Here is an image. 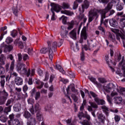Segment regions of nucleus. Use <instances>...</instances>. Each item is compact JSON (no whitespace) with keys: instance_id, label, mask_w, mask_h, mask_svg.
<instances>
[{"instance_id":"nucleus-1","label":"nucleus","mask_w":125,"mask_h":125,"mask_svg":"<svg viewBox=\"0 0 125 125\" xmlns=\"http://www.w3.org/2000/svg\"><path fill=\"white\" fill-rule=\"evenodd\" d=\"M115 11L114 10L109 9V8H107V7L103 10L95 9V11L90 12L91 17L89 18V21H92L94 20V17H96V19H97L99 17L98 13H100L101 15V19H105L106 17H109V16H112L113 14L115 13Z\"/></svg>"},{"instance_id":"nucleus-2","label":"nucleus","mask_w":125,"mask_h":125,"mask_svg":"<svg viewBox=\"0 0 125 125\" xmlns=\"http://www.w3.org/2000/svg\"><path fill=\"white\" fill-rule=\"evenodd\" d=\"M48 47L42 48L41 50V53L43 54H45L47 52L49 53V57L51 61H52L53 59V51H56V48H57V42H54L52 43V42L48 41L47 42Z\"/></svg>"},{"instance_id":"nucleus-3","label":"nucleus","mask_w":125,"mask_h":125,"mask_svg":"<svg viewBox=\"0 0 125 125\" xmlns=\"http://www.w3.org/2000/svg\"><path fill=\"white\" fill-rule=\"evenodd\" d=\"M103 88L104 91L107 92V93L112 92L111 93V96L112 97L118 95V93L117 92H119V88H118V86H116L113 83H109L106 86H103Z\"/></svg>"},{"instance_id":"nucleus-4","label":"nucleus","mask_w":125,"mask_h":125,"mask_svg":"<svg viewBox=\"0 0 125 125\" xmlns=\"http://www.w3.org/2000/svg\"><path fill=\"white\" fill-rule=\"evenodd\" d=\"M8 58H9L10 60H11V64L9 62H7L5 65V69L6 70V72H8V71H10L11 72H13L14 70V67L15 66V60H14L13 56L12 54H10L8 55ZM10 65V67H9Z\"/></svg>"},{"instance_id":"nucleus-5","label":"nucleus","mask_w":125,"mask_h":125,"mask_svg":"<svg viewBox=\"0 0 125 125\" xmlns=\"http://www.w3.org/2000/svg\"><path fill=\"white\" fill-rule=\"evenodd\" d=\"M83 40H84V41H86V40H87V33H86V26H83L81 31L80 40H79L80 43H83Z\"/></svg>"},{"instance_id":"nucleus-6","label":"nucleus","mask_w":125,"mask_h":125,"mask_svg":"<svg viewBox=\"0 0 125 125\" xmlns=\"http://www.w3.org/2000/svg\"><path fill=\"white\" fill-rule=\"evenodd\" d=\"M51 5L52 6V8H51V11L52 13V16H55V13L56 12H59L60 10H61V7H60V5L58 4H55L54 3H53L51 4Z\"/></svg>"},{"instance_id":"nucleus-7","label":"nucleus","mask_w":125,"mask_h":125,"mask_svg":"<svg viewBox=\"0 0 125 125\" xmlns=\"http://www.w3.org/2000/svg\"><path fill=\"white\" fill-rule=\"evenodd\" d=\"M99 124L105 125V121H106V116L103 113H100L97 115Z\"/></svg>"},{"instance_id":"nucleus-8","label":"nucleus","mask_w":125,"mask_h":125,"mask_svg":"<svg viewBox=\"0 0 125 125\" xmlns=\"http://www.w3.org/2000/svg\"><path fill=\"white\" fill-rule=\"evenodd\" d=\"M108 21L111 27H113V28H118V26H119L118 24V21L115 19H110Z\"/></svg>"},{"instance_id":"nucleus-9","label":"nucleus","mask_w":125,"mask_h":125,"mask_svg":"<svg viewBox=\"0 0 125 125\" xmlns=\"http://www.w3.org/2000/svg\"><path fill=\"white\" fill-rule=\"evenodd\" d=\"M120 0H111L106 6V8L109 9H112L113 5H116L117 3H119Z\"/></svg>"},{"instance_id":"nucleus-10","label":"nucleus","mask_w":125,"mask_h":125,"mask_svg":"<svg viewBox=\"0 0 125 125\" xmlns=\"http://www.w3.org/2000/svg\"><path fill=\"white\" fill-rule=\"evenodd\" d=\"M89 7V3L88 2V1H87V0H84V4H83L82 5V11H81V8H79V10L80 12L83 13L84 12V9H87V8H88Z\"/></svg>"},{"instance_id":"nucleus-11","label":"nucleus","mask_w":125,"mask_h":125,"mask_svg":"<svg viewBox=\"0 0 125 125\" xmlns=\"http://www.w3.org/2000/svg\"><path fill=\"white\" fill-rule=\"evenodd\" d=\"M116 39L119 42H121V38L123 41L125 40V33H123L122 31H120L119 32H117L116 33Z\"/></svg>"},{"instance_id":"nucleus-12","label":"nucleus","mask_w":125,"mask_h":125,"mask_svg":"<svg viewBox=\"0 0 125 125\" xmlns=\"http://www.w3.org/2000/svg\"><path fill=\"white\" fill-rule=\"evenodd\" d=\"M67 24L68 25L67 30L70 31V30L74 28V26H75V25L78 26L79 25V22H77V21H72L71 22H68Z\"/></svg>"},{"instance_id":"nucleus-13","label":"nucleus","mask_w":125,"mask_h":125,"mask_svg":"<svg viewBox=\"0 0 125 125\" xmlns=\"http://www.w3.org/2000/svg\"><path fill=\"white\" fill-rule=\"evenodd\" d=\"M102 24H103V19H101V23L99 26H98V29L101 31V34L102 36H105L106 34V30L104 27H102Z\"/></svg>"},{"instance_id":"nucleus-14","label":"nucleus","mask_w":125,"mask_h":125,"mask_svg":"<svg viewBox=\"0 0 125 125\" xmlns=\"http://www.w3.org/2000/svg\"><path fill=\"white\" fill-rule=\"evenodd\" d=\"M69 36L73 40H77V28H74L69 32Z\"/></svg>"},{"instance_id":"nucleus-15","label":"nucleus","mask_w":125,"mask_h":125,"mask_svg":"<svg viewBox=\"0 0 125 125\" xmlns=\"http://www.w3.org/2000/svg\"><path fill=\"white\" fill-rule=\"evenodd\" d=\"M15 83L17 85H22L23 84V79L20 77H17L15 79Z\"/></svg>"},{"instance_id":"nucleus-16","label":"nucleus","mask_w":125,"mask_h":125,"mask_svg":"<svg viewBox=\"0 0 125 125\" xmlns=\"http://www.w3.org/2000/svg\"><path fill=\"white\" fill-rule=\"evenodd\" d=\"M101 109L103 110V112L105 114L106 117L109 116V113H110V111L109 110V108H108L106 105H103L101 106Z\"/></svg>"},{"instance_id":"nucleus-17","label":"nucleus","mask_w":125,"mask_h":125,"mask_svg":"<svg viewBox=\"0 0 125 125\" xmlns=\"http://www.w3.org/2000/svg\"><path fill=\"white\" fill-rule=\"evenodd\" d=\"M1 80L0 81V84L1 88H4V84H5V80H4V78H5V75H2L0 76Z\"/></svg>"},{"instance_id":"nucleus-18","label":"nucleus","mask_w":125,"mask_h":125,"mask_svg":"<svg viewBox=\"0 0 125 125\" xmlns=\"http://www.w3.org/2000/svg\"><path fill=\"white\" fill-rule=\"evenodd\" d=\"M95 101L98 105H105V102L104 100L100 99L99 98L95 99Z\"/></svg>"},{"instance_id":"nucleus-19","label":"nucleus","mask_w":125,"mask_h":125,"mask_svg":"<svg viewBox=\"0 0 125 125\" xmlns=\"http://www.w3.org/2000/svg\"><path fill=\"white\" fill-rule=\"evenodd\" d=\"M27 125H36L37 124V121L35 118H31L27 122Z\"/></svg>"},{"instance_id":"nucleus-20","label":"nucleus","mask_w":125,"mask_h":125,"mask_svg":"<svg viewBox=\"0 0 125 125\" xmlns=\"http://www.w3.org/2000/svg\"><path fill=\"white\" fill-rule=\"evenodd\" d=\"M37 119L38 121H39V122H41V121H42L43 120L42 113V112H41V111H39L37 113Z\"/></svg>"},{"instance_id":"nucleus-21","label":"nucleus","mask_w":125,"mask_h":125,"mask_svg":"<svg viewBox=\"0 0 125 125\" xmlns=\"http://www.w3.org/2000/svg\"><path fill=\"white\" fill-rule=\"evenodd\" d=\"M22 72L24 75H26V76L28 77H30V75H31V70L30 68L28 69V70L26 69L25 67H23L22 69Z\"/></svg>"},{"instance_id":"nucleus-22","label":"nucleus","mask_w":125,"mask_h":125,"mask_svg":"<svg viewBox=\"0 0 125 125\" xmlns=\"http://www.w3.org/2000/svg\"><path fill=\"white\" fill-rule=\"evenodd\" d=\"M60 6L61 9H62V8L63 9H68L70 8V4H69L68 2H64L62 3V6L60 5Z\"/></svg>"},{"instance_id":"nucleus-23","label":"nucleus","mask_w":125,"mask_h":125,"mask_svg":"<svg viewBox=\"0 0 125 125\" xmlns=\"http://www.w3.org/2000/svg\"><path fill=\"white\" fill-rule=\"evenodd\" d=\"M0 94H1L2 95L1 97H4V98H6L7 99L8 97V93L6 92L5 89H3L2 91H0Z\"/></svg>"},{"instance_id":"nucleus-24","label":"nucleus","mask_w":125,"mask_h":125,"mask_svg":"<svg viewBox=\"0 0 125 125\" xmlns=\"http://www.w3.org/2000/svg\"><path fill=\"white\" fill-rule=\"evenodd\" d=\"M114 103H115V104H121L122 103V101H123V98L121 97L114 98Z\"/></svg>"},{"instance_id":"nucleus-25","label":"nucleus","mask_w":125,"mask_h":125,"mask_svg":"<svg viewBox=\"0 0 125 125\" xmlns=\"http://www.w3.org/2000/svg\"><path fill=\"white\" fill-rule=\"evenodd\" d=\"M5 59H6V58L5 56H4V55L1 54L0 56V62L2 65H5Z\"/></svg>"},{"instance_id":"nucleus-26","label":"nucleus","mask_w":125,"mask_h":125,"mask_svg":"<svg viewBox=\"0 0 125 125\" xmlns=\"http://www.w3.org/2000/svg\"><path fill=\"white\" fill-rule=\"evenodd\" d=\"M25 64L22 62H18V65L17 66V70L21 71V69H22V68L25 67Z\"/></svg>"},{"instance_id":"nucleus-27","label":"nucleus","mask_w":125,"mask_h":125,"mask_svg":"<svg viewBox=\"0 0 125 125\" xmlns=\"http://www.w3.org/2000/svg\"><path fill=\"white\" fill-rule=\"evenodd\" d=\"M105 60L106 61V64H107L109 67V68L111 69L112 72H115V69L113 68L111 65H110V64H109V56H105Z\"/></svg>"},{"instance_id":"nucleus-28","label":"nucleus","mask_w":125,"mask_h":125,"mask_svg":"<svg viewBox=\"0 0 125 125\" xmlns=\"http://www.w3.org/2000/svg\"><path fill=\"white\" fill-rule=\"evenodd\" d=\"M13 13L15 15V16H18V13L20 12V9H18V7H13L12 8Z\"/></svg>"},{"instance_id":"nucleus-29","label":"nucleus","mask_w":125,"mask_h":125,"mask_svg":"<svg viewBox=\"0 0 125 125\" xmlns=\"http://www.w3.org/2000/svg\"><path fill=\"white\" fill-rule=\"evenodd\" d=\"M36 84L39 85L37 86V88H39V89H41V88H42L43 84H44V83H43V82H42L40 80H37L36 81Z\"/></svg>"},{"instance_id":"nucleus-30","label":"nucleus","mask_w":125,"mask_h":125,"mask_svg":"<svg viewBox=\"0 0 125 125\" xmlns=\"http://www.w3.org/2000/svg\"><path fill=\"white\" fill-rule=\"evenodd\" d=\"M2 65L3 64L1 63H0V75H4V74H5V71H6L5 68L3 67Z\"/></svg>"},{"instance_id":"nucleus-31","label":"nucleus","mask_w":125,"mask_h":125,"mask_svg":"<svg viewBox=\"0 0 125 125\" xmlns=\"http://www.w3.org/2000/svg\"><path fill=\"white\" fill-rule=\"evenodd\" d=\"M9 118L10 119V120L8 121V125H11L12 122H13L14 121V114H12L9 116Z\"/></svg>"},{"instance_id":"nucleus-32","label":"nucleus","mask_w":125,"mask_h":125,"mask_svg":"<svg viewBox=\"0 0 125 125\" xmlns=\"http://www.w3.org/2000/svg\"><path fill=\"white\" fill-rule=\"evenodd\" d=\"M23 116L25 118V119H30V118L32 117V115L28 111H24Z\"/></svg>"},{"instance_id":"nucleus-33","label":"nucleus","mask_w":125,"mask_h":125,"mask_svg":"<svg viewBox=\"0 0 125 125\" xmlns=\"http://www.w3.org/2000/svg\"><path fill=\"white\" fill-rule=\"evenodd\" d=\"M119 21H120V24L122 26V28H125V18H122L120 19Z\"/></svg>"},{"instance_id":"nucleus-34","label":"nucleus","mask_w":125,"mask_h":125,"mask_svg":"<svg viewBox=\"0 0 125 125\" xmlns=\"http://www.w3.org/2000/svg\"><path fill=\"white\" fill-rule=\"evenodd\" d=\"M62 19V23L64 25H66L67 24V17H65L64 16H62V17L60 18V20H61Z\"/></svg>"},{"instance_id":"nucleus-35","label":"nucleus","mask_w":125,"mask_h":125,"mask_svg":"<svg viewBox=\"0 0 125 125\" xmlns=\"http://www.w3.org/2000/svg\"><path fill=\"white\" fill-rule=\"evenodd\" d=\"M56 69H57V70H59L60 72H61L62 74H64V73H65V71H64V70H63L62 67H61V66L59 64L56 65Z\"/></svg>"},{"instance_id":"nucleus-36","label":"nucleus","mask_w":125,"mask_h":125,"mask_svg":"<svg viewBox=\"0 0 125 125\" xmlns=\"http://www.w3.org/2000/svg\"><path fill=\"white\" fill-rule=\"evenodd\" d=\"M95 11V10H92L89 12L88 16V22L86 24V26H85L86 28V29H87L88 25H89V23H90L91 22H92V21H93V20H92L91 21H89V18H90V17H91V16L90 15V12H91L92 11Z\"/></svg>"},{"instance_id":"nucleus-37","label":"nucleus","mask_w":125,"mask_h":125,"mask_svg":"<svg viewBox=\"0 0 125 125\" xmlns=\"http://www.w3.org/2000/svg\"><path fill=\"white\" fill-rule=\"evenodd\" d=\"M119 92L121 95L125 96V88L120 87V90H119Z\"/></svg>"},{"instance_id":"nucleus-38","label":"nucleus","mask_w":125,"mask_h":125,"mask_svg":"<svg viewBox=\"0 0 125 125\" xmlns=\"http://www.w3.org/2000/svg\"><path fill=\"white\" fill-rule=\"evenodd\" d=\"M85 114H84V113L83 111L79 112L78 114V117L79 119V120H81L82 121V118H84Z\"/></svg>"},{"instance_id":"nucleus-39","label":"nucleus","mask_w":125,"mask_h":125,"mask_svg":"<svg viewBox=\"0 0 125 125\" xmlns=\"http://www.w3.org/2000/svg\"><path fill=\"white\" fill-rule=\"evenodd\" d=\"M89 104H90L92 108H94V109H97L98 108V105L94 102H89Z\"/></svg>"},{"instance_id":"nucleus-40","label":"nucleus","mask_w":125,"mask_h":125,"mask_svg":"<svg viewBox=\"0 0 125 125\" xmlns=\"http://www.w3.org/2000/svg\"><path fill=\"white\" fill-rule=\"evenodd\" d=\"M12 124L13 125H21L20 124V121H19V120L17 119H15L12 122Z\"/></svg>"},{"instance_id":"nucleus-41","label":"nucleus","mask_w":125,"mask_h":125,"mask_svg":"<svg viewBox=\"0 0 125 125\" xmlns=\"http://www.w3.org/2000/svg\"><path fill=\"white\" fill-rule=\"evenodd\" d=\"M88 79H89V80H90V81L92 82V83H93L94 84H95L96 83H97V81H96V78L91 76H88Z\"/></svg>"},{"instance_id":"nucleus-42","label":"nucleus","mask_w":125,"mask_h":125,"mask_svg":"<svg viewBox=\"0 0 125 125\" xmlns=\"http://www.w3.org/2000/svg\"><path fill=\"white\" fill-rule=\"evenodd\" d=\"M7 100V99L3 97H0V105H3Z\"/></svg>"},{"instance_id":"nucleus-43","label":"nucleus","mask_w":125,"mask_h":125,"mask_svg":"<svg viewBox=\"0 0 125 125\" xmlns=\"http://www.w3.org/2000/svg\"><path fill=\"white\" fill-rule=\"evenodd\" d=\"M81 123L83 125H90L91 124L90 121L86 120H84L83 122L81 121Z\"/></svg>"},{"instance_id":"nucleus-44","label":"nucleus","mask_w":125,"mask_h":125,"mask_svg":"<svg viewBox=\"0 0 125 125\" xmlns=\"http://www.w3.org/2000/svg\"><path fill=\"white\" fill-rule=\"evenodd\" d=\"M11 111V106L9 105L8 107H6L4 109V113H5L6 114H8L9 112H10Z\"/></svg>"},{"instance_id":"nucleus-45","label":"nucleus","mask_w":125,"mask_h":125,"mask_svg":"<svg viewBox=\"0 0 125 125\" xmlns=\"http://www.w3.org/2000/svg\"><path fill=\"white\" fill-rule=\"evenodd\" d=\"M18 34V31L16 30H14L12 31L11 32V35L13 38H15L16 36H17V34Z\"/></svg>"},{"instance_id":"nucleus-46","label":"nucleus","mask_w":125,"mask_h":125,"mask_svg":"<svg viewBox=\"0 0 125 125\" xmlns=\"http://www.w3.org/2000/svg\"><path fill=\"white\" fill-rule=\"evenodd\" d=\"M90 95H91V96H92V97H93V98H94V101H95L96 98H98V95L94 93V92H93L92 91H90Z\"/></svg>"},{"instance_id":"nucleus-47","label":"nucleus","mask_w":125,"mask_h":125,"mask_svg":"<svg viewBox=\"0 0 125 125\" xmlns=\"http://www.w3.org/2000/svg\"><path fill=\"white\" fill-rule=\"evenodd\" d=\"M116 9L118 11H121V10H123V9H124V6L122 4L117 5Z\"/></svg>"},{"instance_id":"nucleus-48","label":"nucleus","mask_w":125,"mask_h":125,"mask_svg":"<svg viewBox=\"0 0 125 125\" xmlns=\"http://www.w3.org/2000/svg\"><path fill=\"white\" fill-rule=\"evenodd\" d=\"M84 118H85V119H86V121H90V120L91 119V118L90 117V115L87 114V112H85V115L84 116Z\"/></svg>"},{"instance_id":"nucleus-49","label":"nucleus","mask_w":125,"mask_h":125,"mask_svg":"<svg viewBox=\"0 0 125 125\" xmlns=\"http://www.w3.org/2000/svg\"><path fill=\"white\" fill-rule=\"evenodd\" d=\"M114 120L116 123H118L121 121V116L118 115H115Z\"/></svg>"},{"instance_id":"nucleus-50","label":"nucleus","mask_w":125,"mask_h":125,"mask_svg":"<svg viewBox=\"0 0 125 125\" xmlns=\"http://www.w3.org/2000/svg\"><path fill=\"white\" fill-rule=\"evenodd\" d=\"M98 80L101 83H107V81H106V79L104 78H99Z\"/></svg>"},{"instance_id":"nucleus-51","label":"nucleus","mask_w":125,"mask_h":125,"mask_svg":"<svg viewBox=\"0 0 125 125\" xmlns=\"http://www.w3.org/2000/svg\"><path fill=\"white\" fill-rule=\"evenodd\" d=\"M10 72H11L10 73V77L11 78H13L14 77H15L16 78H17V77H18V74H17L16 72H12L13 71H11L10 70Z\"/></svg>"},{"instance_id":"nucleus-52","label":"nucleus","mask_w":125,"mask_h":125,"mask_svg":"<svg viewBox=\"0 0 125 125\" xmlns=\"http://www.w3.org/2000/svg\"><path fill=\"white\" fill-rule=\"evenodd\" d=\"M108 22H109V20L106 19L104 21V19H103V24H104V25L106 28H107V27H108Z\"/></svg>"},{"instance_id":"nucleus-53","label":"nucleus","mask_w":125,"mask_h":125,"mask_svg":"<svg viewBox=\"0 0 125 125\" xmlns=\"http://www.w3.org/2000/svg\"><path fill=\"white\" fill-rule=\"evenodd\" d=\"M71 98L73 99L74 102L75 103L78 102V100H79V98H78V97L75 94H72L71 95Z\"/></svg>"},{"instance_id":"nucleus-54","label":"nucleus","mask_w":125,"mask_h":125,"mask_svg":"<svg viewBox=\"0 0 125 125\" xmlns=\"http://www.w3.org/2000/svg\"><path fill=\"white\" fill-rule=\"evenodd\" d=\"M13 101H14V100L13 99V98H11V99L8 100L7 101V103L6 104V106H8V105H10V104H11V103H12V102H13Z\"/></svg>"},{"instance_id":"nucleus-55","label":"nucleus","mask_w":125,"mask_h":125,"mask_svg":"<svg viewBox=\"0 0 125 125\" xmlns=\"http://www.w3.org/2000/svg\"><path fill=\"white\" fill-rule=\"evenodd\" d=\"M6 29H7V27L6 26H4L3 27L0 28V34H3L4 32H6L7 33V31H5V30H6Z\"/></svg>"},{"instance_id":"nucleus-56","label":"nucleus","mask_w":125,"mask_h":125,"mask_svg":"<svg viewBox=\"0 0 125 125\" xmlns=\"http://www.w3.org/2000/svg\"><path fill=\"white\" fill-rule=\"evenodd\" d=\"M20 110H21V108L20 106L15 105L14 106V110L15 111V112H19Z\"/></svg>"},{"instance_id":"nucleus-57","label":"nucleus","mask_w":125,"mask_h":125,"mask_svg":"<svg viewBox=\"0 0 125 125\" xmlns=\"http://www.w3.org/2000/svg\"><path fill=\"white\" fill-rule=\"evenodd\" d=\"M13 42V39H12V38L11 37H8L6 39V42L7 43H11V42Z\"/></svg>"},{"instance_id":"nucleus-58","label":"nucleus","mask_w":125,"mask_h":125,"mask_svg":"<svg viewBox=\"0 0 125 125\" xmlns=\"http://www.w3.org/2000/svg\"><path fill=\"white\" fill-rule=\"evenodd\" d=\"M108 38L111 42H115V37L113 36V34L109 33Z\"/></svg>"},{"instance_id":"nucleus-59","label":"nucleus","mask_w":125,"mask_h":125,"mask_svg":"<svg viewBox=\"0 0 125 125\" xmlns=\"http://www.w3.org/2000/svg\"><path fill=\"white\" fill-rule=\"evenodd\" d=\"M6 117H5V116L3 115L0 117V121H1V122H2V123H5V122H6Z\"/></svg>"},{"instance_id":"nucleus-60","label":"nucleus","mask_w":125,"mask_h":125,"mask_svg":"<svg viewBox=\"0 0 125 125\" xmlns=\"http://www.w3.org/2000/svg\"><path fill=\"white\" fill-rule=\"evenodd\" d=\"M18 59L17 62H21L22 59V54H21V53L18 54Z\"/></svg>"},{"instance_id":"nucleus-61","label":"nucleus","mask_w":125,"mask_h":125,"mask_svg":"<svg viewBox=\"0 0 125 125\" xmlns=\"http://www.w3.org/2000/svg\"><path fill=\"white\" fill-rule=\"evenodd\" d=\"M70 89L72 92H74L75 93H77L78 94V90L76 89V88H75V86H71L70 87Z\"/></svg>"},{"instance_id":"nucleus-62","label":"nucleus","mask_w":125,"mask_h":125,"mask_svg":"<svg viewBox=\"0 0 125 125\" xmlns=\"http://www.w3.org/2000/svg\"><path fill=\"white\" fill-rule=\"evenodd\" d=\"M78 6H79V4L77 1H74L73 6V9H77L78 8Z\"/></svg>"},{"instance_id":"nucleus-63","label":"nucleus","mask_w":125,"mask_h":125,"mask_svg":"<svg viewBox=\"0 0 125 125\" xmlns=\"http://www.w3.org/2000/svg\"><path fill=\"white\" fill-rule=\"evenodd\" d=\"M23 59L24 61H26L29 59V56L27 54H24L23 55Z\"/></svg>"},{"instance_id":"nucleus-64","label":"nucleus","mask_w":125,"mask_h":125,"mask_svg":"<svg viewBox=\"0 0 125 125\" xmlns=\"http://www.w3.org/2000/svg\"><path fill=\"white\" fill-rule=\"evenodd\" d=\"M122 70H123L124 72L123 74H122V76L125 77V64H124V65H122Z\"/></svg>"}]
</instances>
